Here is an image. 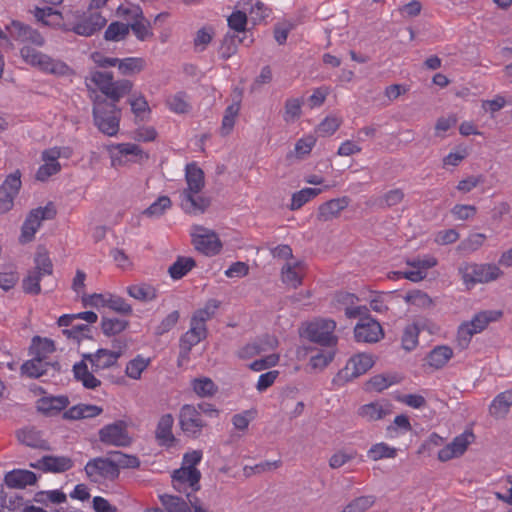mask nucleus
Returning a JSON list of instances; mask_svg holds the SVG:
<instances>
[{
  "label": "nucleus",
  "instance_id": "nucleus-45",
  "mask_svg": "<svg viewBox=\"0 0 512 512\" xmlns=\"http://www.w3.org/2000/svg\"><path fill=\"white\" fill-rule=\"evenodd\" d=\"M34 501L47 506L49 502L61 504L67 501V496L60 490L39 491L34 496Z\"/></svg>",
  "mask_w": 512,
  "mask_h": 512
},
{
  "label": "nucleus",
  "instance_id": "nucleus-25",
  "mask_svg": "<svg viewBox=\"0 0 512 512\" xmlns=\"http://www.w3.org/2000/svg\"><path fill=\"white\" fill-rule=\"evenodd\" d=\"M37 403L40 412L51 416L64 410L69 405V399L67 396L42 397Z\"/></svg>",
  "mask_w": 512,
  "mask_h": 512
},
{
  "label": "nucleus",
  "instance_id": "nucleus-58",
  "mask_svg": "<svg viewBox=\"0 0 512 512\" xmlns=\"http://www.w3.org/2000/svg\"><path fill=\"white\" fill-rule=\"evenodd\" d=\"M474 334H477V332L473 331L472 326L468 322L462 323L457 331V345L461 349H466Z\"/></svg>",
  "mask_w": 512,
  "mask_h": 512
},
{
  "label": "nucleus",
  "instance_id": "nucleus-36",
  "mask_svg": "<svg viewBox=\"0 0 512 512\" xmlns=\"http://www.w3.org/2000/svg\"><path fill=\"white\" fill-rule=\"evenodd\" d=\"M96 357L97 359L94 368L95 373L116 365L118 359L120 358V353L119 351H111L108 349L100 348L97 350Z\"/></svg>",
  "mask_w": 512,
  "mask_h": 512
},
{
  "label": "nucleus",
  "instance_id": "nucleus-53",
  "mask_svg": "<svg viewBox=\"0 0 512 512\" xmlns=\"http://www.w3.org/2000/svg\"><path fill=\"white\" fill-rule=\"evenodd\" d=\"M104 307H108L122 315H130L132 313L131 305L128 304L125 299L120 296L110 295L108 298H106Z\"/></svg>",
  "mask_w": 512,
  "mask_h": 512
},
{
  "label": "nucleus",
  "instance_id": "nucleus-3",
  "mask_svg": "<svg viewBox=\"0 0 512 512\" xmlns=\"http://www.w3.org/2000/svg\"><path fill=\"white\" fill-rule=\"evenodd\" d=\"M335 321L331 319H318L310 322L305 329V336L314 343L326 347H335L338 341L334 330Z\"/></svg>",
  "mask_w": 512,
  "mask_h": 512
},
{
  "label": "nucleus",
  "instance_id": "nucleus-6",
  "mask_svg": "<svg viewBox=\"0 0 512 512\" xmlns=\"http://www.w3.org/2000/svg\"><path fill=\"white\" fill-rule=\"evenodd\" d=\"M99 440L115 447H128L132 444V437L128 432V424L124 420L103 426L99 432Z\"/></svg>",
  "mask_w": 512,
  "mask_h": 512
},
{
  "label": "nucleus",
  "instance_id": "nucleus-46",
  "mask_svg": "<svg viewBox=\"0 0 512 512\" xmlns=\"http://www.w3.org/2000/svg\"><path fill=\"white\" fill-rule=\"evenodd\" d=\"M192 387L194 392L200 397L212 396L217 392V386L207 377L194 379Z\"/></svg>",
  "mask_w": 512,
  "mask_h": 512
},
{
  "label": "nucleus",
  "instance_id": "nucleus-34",
  "mask_svg": "<svg viewBox=\"0 0 512 512\" xmlns=\"http://www.w3.org/2000/svg\"><path fill=\"white\" fill-rule=\"evenodd\" d=\"M196 266V261L192 257L178 256L176 261L169 267L168 273L174 280L183 278L189 271Z\"/></svg>",
  "mask_w": 512,
  "mask_h": 512
},
{
  "label": "nucleus",
  "instance_id": "nucleus-1",
  "mask_svg": "<svg viewBox=\"0 0 512 512\" xmlns=\"http://www.w3.org/2000/svg\"><path fill=\"white\" fill-rule=\"evenodd\" d=\"M90 80L101 92L92 98L94 125L103 134L115 136L121 119V109L117 104L131 92L133 83L128 79L114 80L112 72L99 70L91 71Z\"/></svg>",
  "mask_w": 512,
  "mask_h": 512
},
{
  "label": "nucleus",
  "instance_id": "nucleus-42",
  "mask_svg": "<svg viewBox=\"0 0 512 512\" xmlns=\"http://www.w3.org/2000/svg\"><path fill=\"white\" fill-rule=\"evenodd\" d=\"M129 34V24L119 21L110 23L104 32V39L106 41L118 42L126 38Z\"/></svg>",
  "mask_w": 512,
  "mask_h": 512
},
{
  "label": "nucleus",
  "instance_id": "nucleus-11",
  "mask_svg": "<svg viewBox=\"0 0 512 512\" xmlns=\"http://www.w3.org/2000/svg\"><path fill=\"white\" fill-rule=\"evenodd\" d=\"M201 472L197 468H185L182 466L172 474V485L180 493L192 492L195 494L200 490Z\"/></svg>",
  "mask_w": 512,
  "mask_h": 512
},
{
  "label": "nucleus",
  "instance_id": "nucleus-17",
  "mask_svg": "<svg viewBox=\"0 0 512 512\" xmlns=\"http://www.w3.org/2000/svg\"><path fill=\"white\" fill-rule=\"evenodd\" d=\"M30 467L44 472L62 473L73 467V461L67 456L45 455Z\"/></svg>",
  "mask_w": 512,
  "mask_h": 512
},
{
  "label": "nucleus",
  "instance_id": "nucleus-30",
  "mask_svg": "<svg viewBox=\"0 0 512 512\" xmlns=\"http://www.w3.org/2000/svg\"><path fill=\"white\" fill-rule=\"evenodd\" d=\"M503 315L501 310H485L475 314L470 322H468L474 332H482L491 322L498 321Z\"/></svg>",
  "mask_w": 512,
  "mask_h": 512
},
{
  "label": "nucleus",
  "instance_id": "nucleus-43",
  "mask_svg": "<svg viewBox=\"0 0 512 512\" xmlns=\"http://www.w3.org/2000/svg\"><path fill=\"white\" fill-rule=\"evenodd\" d=\"M396 455L397 449L388 446L384 442L372 445L367 452V456L373 461H378L384 458H395Z\"/></svg>",
  "mask_w": 512,
  "mask_h": 512
},
{
  "label": "nucleus",
  "instance_id": "nucleus-2",
  "mask_svg": "<svg viewBox=\"0 0 512 512\" xmlns=\"http://www.w3.org/2000/svg\"><path fill=\"white\" fill-rule=\"evenodd\" d=\"M57 210L52 202L47 203L45 207H38L33 209L27 215L20 235V242L27 243L34 239L37 229L40 227L43 220H52L56 217Z\"/></svg>",
  "mask_w": 512,
  "mask_h": 512
},
{
  "label": "nucleus",
  "instance_id": "nucleus-33",
  "mask_svg": "<svg viewBox=\"0 0 512 512\" xmlns=\"http://www.w3.org/2000/svg\"><path fill=\"white\" fill-rule=\"evenodd\" d=\"M453 350L449 346H437L427 355V362L431 367L440 369L452 358Z\"/></svg>",
  "mask_w": 512,
  "mask_h": 512
},
{
  "label": "nucleus",
  "instance_id": "nucleus-9",
  "mask_svg": "<svg viewBox=\"0 0 512 512\" xmlns=\"http://www.w3.org/2000/svg\"><path fill=\"white\" fill-rule=\"evenodd\" d=\"M95 353L82 354V360L73 365V374L76 381L81 382L86 389L94 390L101 385V381L94 375V368L97 359Z\"/></svg>",
  "mask_w": 512,
  "mask_h": 512
},
{
  "label": "nucleus",
  "instance_id": "nucleus-18",
  "mask_svg": "<svg viewBox=\"0 0 512 512\" xmlns=\"http://www.w3.org/2000/svg\"><path fill=\"white\" fill-rule=\"evenodd\" d=\"M7 30L10 36L20 42H31L37 46L44 44V38L35 29H32L29 25H25L20 21H12Z\"/></svg>",
  "mask_w": 512,
  "mask_h": 512
},
{
  "label": "nucleus",
  "instance_id": "nucleus-28",
  "mask_svg": "<svg viewBox=\"0 0 512 512\" xmlns=\"http://www.w3.org/2000/svg\"><path fill=\"white\" fill-rule=\"evenodd\" d=\"M512 406V389L498 394L492 401L489 412L494 418H504Z\"/></svg>",
  "mask_w": 512,
  "mask_h": 512
},
{
  "label": "nucleus",
  "instance_id": "nucleus-21",
  "mask_svg": "<svg viewBox=\"0 0 512 512\" xmlns=\"http://www.w3.org/2000/svg\"><path fill=\"white\" fill-rule=\"evenodd\" d=\"M350 199L346 196L331 199L318 208L317 219L321 222H328L340 215V212L348 207Z\"/></svg>",
  "mask_w": 512,
  "mask_h": 512
},
{
  "label": "nucleus",
  "instance_id": "nucleus-64",
  "mask_svg": "<svg viewBox=\"0 0 512 512\" xmlns=\"http://www.w3.org/2000/svg\"><path fill=\"white\" fill-rule=\"evenodd\" d=\"M180 317L179 311L175 310L168 314L161 323L155 328V334L161 336L168 333L178 322Z\"/></svg>",
  "mask_w": 512,
  "mask_h": 512
},
{
  "label": "nucleus",
  "instance_id": "nucleus-4",
  "mask_svg": "<svg viewBox=\"0 0 512 512\" xmlns=\"http://www.w3.org/2000/svg\"><path fill=\"white\" fill-rule=\"evenodd\" d=\"M373 364L374 361L370 355L365 353L355 355L349 359L346 366L333 378V383L342 386L348 381L366 373L372 368Z\"/></svg>",
  "mask_w": 512,
  "mask_h": 512
},
{
  "label": "nucleus",
  "instance_id": "nucleus-38",
  "mask_svg": "<svg viewBox=\"0 0 512 512\" xmlns=\"http://www.w3.org/2000/svg\"><path fill=\"white\" fill-rule=\"evenodd\" d=\"M320 193L321 189L319 188H304L298 192H295L292 195L289 209L291 211L300 209L303 205H305L308 201L318 196Z\"/></svg>",
  "mask_w": 512,
  "mask_h": 512
},
{
  "label": "nucleus",
  "instance_id": "nucleus-29",
  "mask_svg": "<svg viewBox=\"0 0 512 512\" xmlns=\"http://www.w3.org/2000/svg\"><path fill=\"white\" fill-rule=\"evenodd\" d=\"M304 263L296 261L294 263H286L281 269L283 283L297 288L302 284V276L300 272L303 270Z\"/></svg>",
  "mask_w": 512,
  "mask_h": 512
},
{
  "label": "nucleus",
  "instance_id": "nucleus-16",
  "mask_svg": "<svg viewBox=\"0 0 512 512\" xmlns=\"http://www.w3.org/2000/svg\"><path fill=\"white\" fill-rule=\"evenodd\" d=\"M393 412V405L386 399L377 400L359 407L358 415L368 422L384 419Z\"/></svg>",
  "mask_w": 512,
  "mask_h": 512
},
{
  "label": "nucleus",
  "instance_id": "nucleus-14",
  "mask_svg": "<svg viewBox=\"0 0 512 512\" xmlns=\"http://www.w3.org/2000/svg\"><path fill=\"white\" fill-rule=\"evenodd\" d=\"M85 472L89 478L98 474L103 478L115 480L119 477L120 471L110 458L98 457L87 462Z\"/></svg>",
  "mask_w": 512,
  "mask_h": 512
},
{
  "label": "nucleus",
  "instance_id": "nucleus-44",
  "mask_svg": "<svg viewBox=\"0 0 512 512\" xmlns=\"http://www.w3.org/2000/svg\"><path fill=\"white\" fill-rule=\"evenodd\" d=\"M42 276L38 271L29 270L28 274L22 280V289L29 295H38L41 293L40 281Z\"/></svg>",
  "mask_w": 512,
  "mask_h": 512
},
{
  "label": "nucleus",
  "instance_id": "nucleus-40",
  "mask_svg": "<svg viewBox=\"0 0 512 512\" xmlns=\"http://www.w3.org/2000/svg\"><path fill=\"white\" fill-rule=\"evenodd\" d=\"M399 382L395 375L378 374L369 379L366 383L367 391L382 392L394 383Z\"/></svg>",
  "mask_w": 512,
  "mask_h": 512
},
{
  "label": "nucleus",
  "instance_id": "nucleus-19",
  "mask_svg": "<svg viewBox=\"0 0 512 512\" xmlns=\"http://www.w3.org/2000/svg\"><path fill=\"white\" fill-rule=\"evenodd\" d=\"M106 23V18L100 12H94L73 25L70 30L78 35L89 37L100 31Z\"/></svg>",
  "mask_w": 512,
  "mask_h": 512
},
{
  "label": "nucleus",
  "instance_id": "nucleus-39",
  "mask_svg": "<svg viewBox=\"0 0 512 512\" xmlns=\"http://www.w3.org/2000/svg\"><path fill=\"white\" fill-rule=\"evenodd\" d=\"M35 267L33 271H38L42 277L53 274V263L46 249L39 248L34 258Z\"/></svg>",
  "mask_w": 512,
  "mask_h": 512
},
{
  "label": "nucleus",
  "instance_id": "nucleus-23",
  "mask_svg": "<svg viewBox=\"0 0 512 512\" xmlns=\"http://www.w3.org/2000/svg\"><path fill=\"white\" fill-rule=\"evenodd\" d=\"M4 482L9 488L24 489L27 485H34L37 476L29 470L15 469L6 473Z\"/></svg>",
  "mask_w": 512,
  "mask_h": 512
},
{
  "label": "nucleus",
  "instance_id": "nucleus-49",
  "mask_svg": "<svg viewBox=\"0 0 512 512\" xmlns=\"http://www.w3.org/2000/svg\"><path fill=\"white\" fill-rule=\"evenodd\" d=\"M149 363V359H144L138 355L127 363L125 373L132 379H139L142 372L148 367Z\"/></svg>",
  "mask_w": 512,
  "mask_h": 512
},
{
  "label": "nucleus",
  "instance_id": "nucleus-54",
  "mask_svg": "<svg viewBox=\"0 0 512 512\" xmlns=\"http://www.w3.org/2000/svg\"><path fill=\"white\" fill-rule=\"evenodd\" d=\"M221 302L216 299H209L203 308L196 310L193 314L194 317L200 320V322H206L210 320L216 310L220 307Z\"/></svg>",
  "mask_w": 512,
  "mask_h": 512
},
{
  "label": "nucleus",
  "instance_id": "nucleus-22",
  "mask_svg": "<svg viewBox=\"0 0 512 512\" xmlns=\"http://www.w3.org/2000/svg\"><path fill=\"white\" fill-rule=\"evenodd\" d=\"M173 424L174 418L172 414L167 413L160 417L155 431V438L159 445L166 447L174 445L176 438L172 433Z\"/></svg>",
  "mask_w": 512,
  "mask_h": 512
},
{
  "label": "nucleus",
  "instance_id": "nucleus-51",
  "mask_svg": "<svg viewBox=\"0 0 512 512\" xmlns=\"http://www.w3.org/2000/svg\"><path fill=\"white\" fill-rule=\"evenodd\" d=\"M419 329L417 325L410 324L405 327L402 335V347L406 351L413 350L418 344Z\"/></svg>",
  "mask_w": 512,
  "mask_h": 512
},
{
  "label": "nucleus",
  "instance_id": "nucleus-60",
  "mask_svg": "<svg viewBox=\"0 0 512 512\" xmlns=\"http://www.w3.org/2000/svg\"><path fill=\"white\" fill-rule=\"evenodd\" d=\"M405 299L407 302L419 307H430L433 304L432 299L425 292L420 290L408 292Z\"/></svg>",
  "mask_w": 512,
  "mask_h": 512
},
{
  "label": "nucleus",
  "instance_id": "nucleus-57",
  "mask_svg": "<svg viewBox=\"0 0 512 512\" xmlns=\"http://www.w3.org/2000/svg\"><path fill=\"white\" fill-rule=\"evenodd\" d=\"M240 108L236 105H229L222 120L221 133L222 135H228L234 127L235 118L237 117Z\"/></svg>",
  "mask_w": 512,
  "mask_h": 512
},
{
  "label": "nucleus",
  "instance_id": "nucleus-41",
  "mask_svg": "<svg viewBox=\"0 0 512 512\" xmlns=\"http://www.w3.org/2000/svg\"><path fill=\"white\" fill-rule=\"evenodd\" d=\"M128 325L129 322L127 320L118 318H109L103 316L101 320V329L103 333L108 337L120 334L128 327Z\"/></svg>",
  "mask_w": 512,
  "mask_h": 512
},
{
  "label": "nucleus",
  "instance_id": "nucleus-62",
  "mask_svg": "<svg viewBox=\"0 0 512 512\" xmlns=\"http://www.w3.org/2000/svg\"><path fill=\"white\" fill-rule=\"evenodd\" d=\"M341 125V120L337 117H326L317 127V132L321 136L334 134Z\"/></svg>",
  "mask_w": 512,
  "mask_h": 512
},
{
  "label": "nucleus",
  "instance_id": "nucleus-55",
  "mask_svg": "<svg viewBox=\"0 0 512 512\" xmlns=\"http://www.w3.org/2000/svg\"><path fill=\"white\" fill-rule=\"evenodd\" d=\"M334 355V350H322L310 358L309 365L314 370H322L333 360Z\"/></svg>",
  "mask_w": 512,
  "mask_h": 512
},
{
  "label": "nucleus",
  "instance_id": "nucleus-47",
  "mask_svg": "<svg viewBox=\"0 0 512 512\" xmlns=\"http://www.w3.org/2000/svg\"><path fill=\"white\" fill-rule=\"evenodd\" d=\"M187 99V94L183 91H180L167 99V105L169 106L170 110L175 113H188L191 109V106Z\"/></svg>",
  "mask_w": 512,
  "mask_h": 512
},
{
  "label": "nucleus",
  "instance_id": "nucleus-8",
  "mask_svg": "<svg viewBox=\"0 0 512 512\" xmlns=\"http://www.w3.org/2000/svg\"><path fill=\"white\" fill-rule=\"evenodd\" d=\"M60 372L61 365L59 362H47L34 356L26 360L20 367L21 376L30 379H39L44 376L56 378Z\"/></svg>",
  "mask_w": 512,
  "mask_h": 512
},
{
  "label": "nucleus",
  "instance_id": "nucleus-5",
  "mask_svg": "<svg viewBox=\"0 0 512 512\" xmlns=\"http://www.w3.org/2000/svg\"><path fill=\"white\" fill-rule=\"evenodd\" d=\"M198 499L196 494L192 492H186L184 496L164 493L159 495L163 509L151 508L145 512H192Z\"/></svg>",
  "mask_w": 512,
  "mask_h": 512
},
{
  "label": "nucleus",
  "instance_id": "nucleus-37",
  "mask_svg": "<svg viewBox=\"0 0 512 512\" xmlns=\"http://www.w3.org/2000/svg\"><path fill=\"white\" fill-rule=\"evenodd\" d=\"M117 67L122 75L129 76L141 72L145 67V60L139 57L118 58Z\"/></svg>",
  "mask_w": 512,
  "mask_h": 512
},
{
  "label": "nucleus",
  "instance_id": "nucleus-13",
  "mask_svg": "<svg viewBox=\"0 0 512 512\" xmlns=\"http://www.w3.org/2000/svg\"><path fill=\"white\" fill-rule=\"evenodd\" d=\"M354 336L357 342L376 343L384 337V332L378 321L366 315L356 324Z\"/></svg>",
  "mask_w": 512,
  "mask_h": 512
},
{
  "label": "nucleus",
  "instance_id": "nucleus-61",
  "mask_svg": "<svg viewBox=\"0 0 512 512\" xmlns=\"http://www.w3.org/2000/svg\"><path fill=\"white\" fill-rule=\"evenodd\" d=\"M213 29L211 27H203L196 32V36L194 38V46L196 49L199 48V51H203L206 49L207 45L213 39Z\"/></svg>",
  "mask_w": 512,
  "mask_h": 512
},
{
  "label": "nucleus",
  "instance_id": "nucleus-26",
  "mask_svg": "<svg viewBox=\"0 0 512 512\" xmlns=\"http://www.w3.org/2000/svg\"><path fill=\"white\" fill-rule=\"evenodd\" d=\"M17 438L22 444L36 449L50 450L49 443L42 438L41 432L35 428H26L17 432Z\"/></svg>",
  "mask_w": 512,
  "mask_h": 512
},
{
  "label": "nucleus",
  "instance_id": "nucleus-20",
  "mask_svg": "<svg viewBox=\"0 0 512 512\" xmlns=\"http://www.w3.org/2000/svg\"><path fill=\"white\" fill-rule=\"evenodd\" d=\"M200 192H181L180 193V206L185 213L197 214L204 213L211 205V200L208 197L200 196Z\"/></svg>",
  "mask_w": 512,
  "mask_h": 512
},
{
  "label": "nucleus",
  "instance_id": "nucleus-59",
  "mask_svg": "<svg viewBox=\"0 0 512 512\" xmlns=\"http://www.w3.org/2000/svg\"><path fill=\"white\" fill-rule=\"evenodd\" d=\"M228 26L235 32H246L247 15L240 10L234 11L227 19Z\"/></svg>",
  "mask_w": 512,
  "mask_h": 512
},
{
  "label": "nucleus",
  "instance_id": "nucleus-10",
  "mask_svg": "<svg viewBox=\"0 0 512 512\" xmlns=\"http://www.w3.org/2000/svg\"><path fill=\"white\" fill-rule=\"evenodd\" d=\"M179 425L188 437L193 438L200 436L203 428L206 427V423L200 416V411L191 404H185L180 408Z\"/></svg>",
  "mask_w": 512,
  "mask_h": 512
},
{
  "label": "nucleus",
  "instance_id": "nucleus-35",
  "mask_svg": "<svg viewBox=\"0 0 512 512\" xmlns=\"http://www.w3.org/2000/svg\"><path fill=\"white\" fill-rule=\"evenodd\" d=\"M127 293L142 302L153 301L157 297V289L148 283L131 285L127 288Z\"/></svg>",
  "mask_w": 512,
  "mask_h": 512
},
{
  "label": "nucleus",
  "instance_id": "nucleus-48",
  "mask_svg": "<svg viewBox=\"0 0 512 512\" xmlns=\"http://www.w3.org/2000/svg\"><path fill=\"white\" fill-rule=\"evenodd\" d=\"M21 57L28 64L39 67L41 70L44 67V62L48 55H45L30 46H24L20 50Z\"/></svg>",
  "mask_w": 512,
  "mask_h": 512
},
{
  "label": "nucleus",
  "instance_id": "nucleus-27",
  "mask_svg": "<svg viewBox=\"0 0 512 512\" xmlns=\"http://www.w3.org/2000/svg\"><path fill=\"white\" fill-rule=\"evenodd\" d=\"M119 10L122 11L123 14L133 13V18L135 19V21L134 23L129 25V30L131 29L139 40L143 41L148 36H152V32L149 31L150 24L143 23V13L139 7L135 8L134 10L119 7Z\"/></svg>",
  "mask_w": 512,
  "mask_h": 512
},
{
  "label": "nucleus",
  "instance_id": "nucleus-24",
  "mask_svg": "<svg viewBox=\"0 0 512 512\" xmlns=\"http://www.w3.org/2000/svg\"><path fill=\"white\" fill-rule=\"evenodd\" d=\"M185 179L187 182V188L182 192H201L205 186L204 172L195 163L186 165Z\"/></svg>",
  "mask_w": 512,
  "mask_h": 512
},
{
  "label": "nucleus",
  "instance_id": "nucleus-31",
  "mask_svg": "<svg viewBox=\"0 0 512 512\" xmlns=\"http://www.w3.org/2000/svg\"><path fill=\"white\" fill-rule=\"evenodd\" d=\"M56 350L54 341L49 338L34 336L29 347V355L41 358L45 361L48 354Z\"/></svg>",
  "mask_w": 512,
  "mask_h": 512
},
{
  "label": "nucleus",
  "instance_id": "nucleus-63",
  "mask_svg": "<svg viewBox=\"0 0 512 512\" xmlns=\"http://www.w3.org/2000/svg\"><path fill=\"white\" fill-rule=\"evenodd\" d=\"M256 410L250 409L245 410L242 413L235 414L232 417V423L234 427L238 430H246L250 421H252L256 417Z\"/></svg>",
  "mask_w": 512,
  "mask_h": 512
},
{
  "label": "nucleus",
  "instance_id": "nucleus-7",
  "mask_svg": "<svg viewBox=\"0 0 512 512\" xmlns=\"http://www.w3.org/2000/svg\"><path fill=\"white\" fill-rule=\"evenodd\" d=\"M462 279L466 284L488 283L496 280L502 271L495 264H467L461 267Z\"/></svg>",
  "mask_w": 512,
  "mask_h": 512
},
{
  "label": "nucleus",
  "instance_id": "nucleus-50",
  "mask_svg": "<svg viewBox=\"0 0 512 512\" xmlns=\"http://www.w3.org/2000/svg\"><path fill=\"white\" fill-rule=\"evenodd\" d=\"M172 202L168 196H160L155 202H153L148 208L142 213L148 217H160L164 212L169 209Z\"/></svg>",
  "mask_w": 512,
  "mask_h": 512
},
{
  "label": "nucleus",
  "instance_id": "nucleus-15",
  "mask_svg": "<svg viewBox=\"0 0 512 512\" xmlns=\"http://www.w3.org/2000/svg\"><path fill=\"white\" fill-rule=\"evenodd\" d=\"M197 230L206 233L193 236L194 247L205 255H217L222 248L218 235L214 231H208L203 227H197Z\"/></svg>",
  "mask_w": 512,
  "mask_h": 512
},
{
  "label": "nucleus",
  "instance_id": "nucleus-12",
  "mask_svg": "<svg viewBox=\"0 0 512 512\" xmlns=\"http://www.w3.org/2000/svg\"><path fill=\"white\" fill-rule=\"evenodd\" d=\"M21 172L16 170L9 174L0 186V214L10 211L14 205V199L21 188Z\"/></svg>",
  "mask_w": 512,
  "mask_h": 512
},
{
  "label": "nucleus",
  "instance_id": "nucleus-56",
  "mask_svg": "<svg viewBox=\"0 0 512 512\" xmlns=\"http://www.w3.org/2000/svg\"><path fill=\"white\" fill-rule=\"evenodd\" d=\"M42 70L59 76L67 75L71 72L67 64L59 60H54L49 56H47Z\"/></svg>",
  "mask_w": 512,
  "mask_h": 512
},
{
  "label": "nucleus",
  "instance_id": "nucleus-52",
  "mask_svg": "<svg viewBox=\"0 0 512 512\" xmlns=\"http://www.w3.org/2000/svg\"><path fill=\"white\" fill-rule=\"evenodd\" d=\"M303 101L299 98H290L285 102L284 120L286 122H293L301 116V106Z\"/></svg>",
  "mask_w": 512,
  "mask_h": 512
},
{
  "label": "nucleus",
  "instance_id": "nucleus-32",
  "mask_svg": "<svg viewBox=\"0 0 512 512\" xmlns=\"http://www.w3.org/2000/svg\"><path fill=\"white\" fill-rule=\"evenodd\" d=\"M246 40V35L240 38L236 36L234 33H227L224 36L220 47L221 57L226 60L230 58L232 55H234L237 52L239 43H245L246 46H249L253 42L252 38H250L247 42Z\"/></svg>",
  "mask_w": 512,
  "mask_h": 512
}]
</instances>
